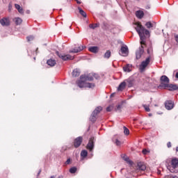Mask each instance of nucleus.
I'll list each match as a JSON object with an SVG mask.
<instances>
[{
	"label": "nucleus",
	"instance_id": "864d4df0",
	"mask_svg": "<svg viewBox=\"0 0 178 178\" xmlns=\"http://www.w3.org/2000/svg\"><path fill=\"white\" fill-rule=\"evenodd\" d=\"M129 98H133V96H130Z\"/></svg>",
	"mask_w": 178,
	"mask_h": 178
},
{
	"label": "nucleus",
	"instance_id": "7c9ffc66",
	"mask_svg": "<svg viewBox=\"0 0 178 178\" xmlns=\"http://www.w3.org/2000/svg\"><path fill=\"white\" fill-rule=\"evenodd\" d=\"M104 58H106L107 59H109V58H111V51H107L104 54Z\"/></svg>",
	"mask_w": 178,
	"mask_h": 178
},
{
	"label": "nucleus",
	"instance_id": "58836bf2",
	"mask_svg": "<svg viewBox=\"0 0 178 178\" xmlns=\"http://www.w3.org/2000/svg\"><path fill=\"white\" fill-rule=\"evenodd\" d=\"M143 154L144 155H147V154H148V150H147V149H144L143 150Z\"/></svg>",
	"mask_w": 178,
	"mask_h": 178
},
{
	"label": "nucleus",
	"instance_id": "6e6d98bb",
	"mask_svg": "<svg viewBox=\"0 0 178 178\" xmlns=\"http://www.w3.org/2000/svg\"><path fill=\"white\" fill-rule=\"evenodd\" d=\"M40 173H41V171H40V172H38V175H40Z\"/></svg>",
	"mask_w": 178,
	"mask_h": 178
},
{
	"label": "nucleus",
	"instance_id": "ea45409f",
	"mask_svg": "<svg viewBox=\"0 0 178 178\" xmlns=\"http://www.w3.org/2000/svg\"><path fill=\"white\" fill-rule=\"evenodd\" d=\"M70 163V159H68L66 161H65V165H69Z\"/></svg>",
	"mask_w": 178,
	"mask_h": 178
},
{
	"label": "nucleus",
	"instance_id": "bb28decb",
	"mask_svg": "<svg viewBox=\"0 0 178 178\" xmlns=\"http://www.w3.org/2000/svg\"><path fill=\"white\" fill-rule=\"evenodd\" d=\"M78 9H79V13H80V15H81V16H83V17H87V13H86V12H84V10H83V9H81V8L79 7Z\"/></svg>",
	"mask_w": 178,
	"mask_h": 178
},
{
	"label": "nucleus",
	"instance_id": "39448f33",
	"mask_svg": "<svg viewBox=\"0 0 178 178\" xmlns=\"http://www.w3.org/2000/svg\"><path fill=\"white\" fill-rule=\"evenodd\" d=\"M56 54L63 60H73V59H74V57L73 56H70V54H61L59 51H56Z\"/></svg>",
	"mask_w": 178,
	"mask_h": 178
},
{
	"label": "nucleus",
	"instance_id": "79ce46f5",
	"mask_svg": "<svg viewBox=\"0 0 178 178\" xmlns=\"http://www.w3.org/2000/svg\"><path fill=\"white\" fill-rule=\"evenodd\" d=\"M167 178H178L177 176H168Z\"/></svg>",
	"mask_w": 178,
	"mask_h": 178
},
{
	"label": "nucleus",
	"instance_id": "09e8293b",
	"mask_svg": "<svg viewBox=\"0 0 178 178\" xmlns=\"http://www.w3.org/2000/svg\"><path fill=\"white\" fill-rule=\"evenodd\" d=\"M115 95V93L111 94V97H113Z\"/></svg>",
	"mask_w": 178,
	"mask_h": 178
},
{
	"label": "nucleus",
	"instance_id": "4468645a",
	"mask_svg": "<svg viewBox=\"0 0 178 178\" xmlns=\"http://www.w3.org/2000/svg\"><path fill=\"white\" fill-rule=\"evenodd\" d=\"M0 23L1 26H9L10 21H9V18H3L0 20Z\"/></svg>",
	"mask_w": 178,
	"mask_h": 178
},
{
	"label": "nucleus",
	"instance_id": "c85d7f7f",
	"mask_svg": "<svg viewBox=\"0 0 178 178\" xmlns=\"http://www.w3.org/2000/svg\"><path fill=\"white\" fill-rule=\"evenodd\" d=\"M127 86H128L129 88L133 87V84H134L133 80H131V79H127Z\"/></svg>",
	"mask_w": 178,
	"mask_h": 178
},
{
	"label": "nucleus",
	"instance_id": "5fc2aeb1",
	"mask_svg": "<svg viewBox=\"0 0 178 178\" xmlns=\"http://www.w3.org/2000/svg\"><path fill=\"white\" fill-rule=\"evenodd\" d=\"M148 54H149V50H147Z\"/></svg>",
	"mask_w": 178,
	"mask_h": 178
},
{
	"label": "nucleus",
	"instance_id": "7ed1b4c3",
	"mask_svg": "<svg viewBox=\"0 0 178 178\" xmlns=\"http://www.w3.org/2000/svg\"><path fill=\"white\" fill-rule=\"evenodd\" d=\"M170 169V172L172 173H177L178 172V159H172L171 161L170 165L168 167Z\"/></svg>",
	"mask_w": 178,
	"mask_h": 178
},
{
	"label": "nucleus",
	"instance_id": "9d476101",
	"mask_svg": "<svg viewBox=\"0 0 178 178\" xmlns=\"http://www.w3.org/2000/svg\"><path fill=\"white\" fill-rule=\"evenodd\" d=\"M144 54V47L141 46L136 52V59H140L141 56Z\"/></svg>",
	"mask_w": 178,
	"mask_h": 178
},
{
	"label": "nucleus",
	"instance_id": "72a5a7b5",
	"mask_svg": "<svg viewBox=\"0 0 178 178\" xmlns=\"http://www.w3.org/2000/svg\"><path fill=\"white\" fill-rule=\"evenodd\" d=\"M26 39H27V41H29V42L33 41L34 40V36H33V35L28 36L26 38Z\"/></svg>",
	"mask_w": 178,
	"mask_h": 178
},
{
	"label": "nucleus",
	"instance_id": "2f4dec72",
	"mask_svg": "<svg viewBox=\"0 0 178 178\" xmlns=\"http://www.w3.org/2000/svg\"><path fill=\"white\" fill-rule=\"evenodd\" d=\"M130 131H129V129H127V127H124V134L126 135V136H129Z\"/></svg>",
	"mask_w": 178,
	"mask_h": 178
},
{
	"label": "nucleus",
	"instance_id": "4d7b16f0",
	"mask_svg": "<svg viewBox=\"0 0 178 178\" xmlns=\"http://www.w3.org/2000/svg\"><path fill=\"white\" fill-rule=\"evenodd\" d=\"M90 155H91V156H92V154H91Z\"/></svg>",
	"mask_w": 178,
	"mask_h": 178
},
{
	"label": "nucleus",
	"instance_id": "a19ab883",
	"mask_svg": "<svg viewBox=\"0 0 178 178\" xmlns=\"http://www.w3.org/2000/svg\"><path fill=\"white\" fill-rule=\"evenodd\" d=\"M167 147H168V148H170V147H172V143H170V142H168V143H167Z\"/></svg>",
	"mask_w": 178,
	"mask_h": 178
},
{
	"label": "nucleus",
	"instance_id": "f704fd0d",
	"mask_svg": "<svg viewBox=\"0 0 178 178\" xmlns=\"http://www.w3.org/2000/svg\"><path fill=\"white\" fill-rule=\"evenodd\" d=\"M143 108H145V110L146 111V112H149L151 111V109H149V106L145 104L143 105Z\"/></svg>",
	"mask_w": 178,
	"mask_h": 178
},
{
	"label": "nucleus",
	"instance_id": "4be33fe9",
	"mask_svg": "<svg viewBox=\"0 0 178 178\" xmlns=\"http://www.w3.org/2000/svg\"><path fill=\"white\" fill-rule=\"evenodd\" d=\"M72 76L73 77H79L80 76V70L75 69L72 72Z\"/></svg>",
	"mask_w": 178,
	"mask_h": 178
},
{
	"label": "nucleus",
	"instance_id": "423d86ee",
	"mask_svg": "<svg viewBox=\"0 0 178 178\" xmlns=\"http://www.w3.org/2000/svg\"><path fill=\"white\" fill-rule=\"evenodd\" d=\"M102 111V107L101 106H98L97 107L95 111L92 112L90 120L91 122H92L94 123V122H95L97 120V115H98V113H99V112H101Z\"/></svg>",
	"mask_w": 178,
	"mask_h": 178
},
{
	"label": "nucleus",
	"instance_id": "5701e85b",
	"mask_svg": "<svg viewBox=\"0 0 178 178\" xmlns=\"http://www.w3.org/2000/svg\"><path fill=\"white\" fill-rule=\"evenodd\" d=\"M13 22H15V24L17 26H19V24L21 23H22L23 20L22 19V18L20 17H15L14 19H13Z\"/></svg>",
	"mask_w": 178,
	"mask_h": 178
},
{
	"label": "nucleus",
	"instance_id": "c9c22d12",
	"mask_svg": "<svg viewBox=\"0 0 178 178\" xmlns=\"http://www.w3.org/2000/svg\"><path fill=\"white\" fill-rule=\"evenodd\" d=\"M112 109H113V106H109L106 108V111L107 112H111V111H112Z\"/></svg>",
	"mask_w": 178,
	"mask_h": 178
},
{
	"label": "nucleus",
	"instance_id": "0eeeda50",
	"mask_svg": "<svg viewBox=\"0 0 178 178\" xmlns=\"http://www.w3.org/2000/svg\"><path fill=\"white\" fill-rule=\"evenodd\" d=\"M149 62H151V57H147L145 60H143L139 66V69L140 72H144L145 70V67L149 65Z\"/></svg>",
	"mask_w": 178,
	"mask_h": 178
},
{
	"label": "nucleus",
	"instance_id": "2eb2a0df",
	"mask_svg": "<svg viewBox=\"0 0 178 178\" xmlns=\"http://www.w3.org/2000/svg\"><path fill=\"white\" fill-rule=\"evenodd\" d=\"M167 88H168L169 91H176V90H178V85L168 83Z\"/></svg>",
	"mask_w": 178,
	"mask_h": 178
},
{
	"label": "nucleus",
	"instance_id": "1a4fd4ad",
	"mask_svg": "<svg viewBox=\"0 0 178 178\" xmlns=\"http://www.w3.org/2000/svg\"><path fill=\"white\" fill-rule=\"evenodd\" d=\"M165 106L168 111H170L171 109H173L175 103H173L172 100H168L165 102Z\"/></svg>",
	"mask_w": 178,
	"mask_h": 178
},
{
	"label": "nucleus",
	"instance_id": "20e7f679",
	"mask_svg": "<svg viewBox=\"0 0 178 178\" xmlns=\"http://www.w3.org/2000/svg\"><path fill=\"white\" fill-rule=\"evenodd\" d=\"M160 81L161 84L159 87H161L162 88H168L170 80L167 76H161L160 78Z\"/></svg>",
	"mask_w": 178,
	"mask_h": 178
},
{
	"label": "nucleus",
	"instance_id": "cd10ccee",
	"mask_svg": "<svg viewBox=\"0 0 178 178\" xmlns=\"http://www.w3.org/2000/svg\"><path fill=\"white\" fill-rule=\"evenodd\" d=\"M89 27L90 29H92V30H95V29H97V27H99V24H90L89 25Z\"/></svg>",
	"mask_w": 178,
	"mask_h": 178
},
{
	"label": "nucleus",
	"instance_id": "ddd939ff",
	"mask_svg": "<svg viewBox=\"0 0 178 178\" xmlns=\"http://www.w3.org/2000/svg\"><path fill=\"white\" fill-rule=\"evenodd\" d=\"M84 49V47L79 46V47H75L72 50H70V54H77Z\"/></svg>",
	"mask_w": 178,
	"mask_h": 178
},
{
	"label": "nucleus",
	"instance_id": "f257e3e1",
	"mask_svg": "<svg viewBox=\"0 0 178 178\" xmlns=\"http://www.w3.org/2000/svg\"><path fill=\"white\" fill-rule=\"evenodd\" d=\"M92 80H94V77L91 75H81L76 84L79 88H94L95 83L87 82L92 81Z\"/></svg>",
	"mask_w": 178,
	"mask_h": 178
},
{
	"label": "nucleus",
	"instance_id": "4c0bfd02",
	"mask_svg": "<svg viewBox=\"0 0 178 178\" xmlns=\"http://www.w3.org/2000/svg\"><path fill=\"white\" fill-rule=\"evenodd\" d=\"M122 104H118L117 106L116 111H120V109H122Z\"/></svg>",
	"mask_w": 178,
	"mask_h": 178
},
{
	"label": "nucleus",
	"instance_id": "dca6fc26",
	"mask_svg": "<svg viewBox=\"0 0 178 178\" xmlns=\"http://www.w3.org/2000/svg\"><path fill=\"white\" fill-rule=\"evenodd\" d=\"M136 16L138 19H142L144 17V11L143 10H137L136 12Z\"/></svg>",
	"mask_w": 178,
	"mask_h": 178
},
{
	"label": "nucleus",
	"instance_id": "9b49d317",
	"mask_svg": "<svg viewBox=\"0 0 178 178\" xmlns=\"http://www.w3.org/2000/svg\"><path fill=\"white\" fill-rule=\"evenodd\" d=\"M81 143H83V137L79 136V137L76 138L74 140V147H75V148H79V146L81 145Z\"/></svg>",
	"mask_w": 178,
	"mask_h": 178
},
{
	"label": "nucleus",
	"instance_id": "e433bc0d",
	"mask_svg": "<svg viewBox=\"0 0 178 178\" xmlns=\"http://www.w3.org/2000/svg\"><path fill=\"white\" fill-rule=\"evenodd\" d=\"M139 169H140V170H145L146 167H145V165H139Z\"/></svg>",
	"mask_w": 178,
	"mask_h": 178
},
{
	"label": "nucleus",
	"instance_id": "8fccbe9b",
	"mask_svg": "<svg viewBox=\"0 0 178 178\" xmlns=\"http://www.w3.org/2000/svg\"><path fill=\"white\" fill-rule=\"evenodd\" d=\"M149 116H152V113H149Z\"/></svg>",
	"mask_w": 178,
	"mask_h": 178
},
{
	"label": "nucleus",
	"instance_id": "f03ea898",
	"mask_svg": "<svg viewBox=\"0 0 178 178\" xmlns=\"http://www.w3.org/2000/svg\"><path fill=\"white\" fill-rule=\"evenodd\" d=\"M135 29L140 37L141 45H144L145 44V35H149V31L145 29L140 22L135 24Z\"/></svg>",
	"mask_w": 178,
	"mask_h": 178
},
{
	"label": "nucleus",
	"instance_id": "412c9836",
	"mask_svg": "<svg viewBox=\"0 0 178 178\" xmlns=\"http://www.w3.org/2000/svg\"><path fill=\"white\" fill-rule=\"evenodd\" d=\"M15 9L17 10L19 13H20L21 15H23V13H24V12L23 11V8H22L20 5L15 4Z\"/></svg>",
	"mask_w": 178,
	"mask_h": 178
},
{
	"label": "nucleus",
	"instance_id": "473e14b6",
	"mask_svg": "<svg viewBox=\"0 0 178 178\" xmlns=\"http://www.w3.org/2000/svg\"><path fill=\"white\" fill-rule=\"evenodd\" d=\"M70 173H74L75 172H77V168L76 167H72L70 169Z\"/></svg>",
	"mask_w": 178,
	"mask_h": 178
},
{
	"label": "nucleus",
	"instance_id": "3c124183",
	"mask_svg": "<svg viewBox=\"0 0 178 178\" xmlns=\"http://www.w3.org/2000/svg\"><path fill=\"white\" fill-rule=\"evenodd\" d=\"M176 151L178 152V147H176Z\"/></svg>",
	"mask_w": 178,
	"mask_h": 178
},
{
	"label": "nucleus",
	"instance_id": "f3484780",
	"mask_svg": "<svg viewBox=\"0 0 178 178\" xmlns=\"http://www.w3.org/2000/svg\"><path fill=\"white\" fill-rule=\"evenodd\" d=\"M47 63L49 66H51L52 67L56 65V60L54 59H49L47 60Z\"/></svg>",
	"mask_w": 178,
	"mask_h": 178
},
{
	"label": "nucleus",
	"instance_id": "6ab92c4d",
	"mask_svg": "<svg viewBox=\"0 0 178 178\" xmlns=\"http://www.w3.org/2000/svg\"><path fill=\"white\" fill-rule=\"evenodd\" d=\"M88 50L90 51V52H92V54H97L99 51V49L98 47L93 46L89 47Z\"/></svg>",
	"mask_w": 178,
	"mask_h": 178
},
{
	"label": "nucleus",
	"instance_id": "c756f323",
	"mask_svg": "<svg viewBox=\"0 0 178 178\" xmlns=\"http://www.w3.org/2000/svg\"><path fill=\"white\" fill-rule=\"evenodd\" d=\"M145 26L147 29H152V27H154V24H152L151 22H146Z\"/></svg>",
	"mask_w": 178,
	"mask_h": 178
},
{
	"label": "nucleus",
	"instance_id": "603ef678",
	"mask_svg": "<svg viewBox=\"0 0 178 178\" xmlns=\"http://www.w3.org/2000/svg\"><path fill=\"white\" fill-rule=\"evenodd\" d=\"M27 13H30V10L26 11Z\"/></svg>",
	"mask_w": 178,
	"mask_h": 178
},
{
	"label": "nucleus",
	"instance_id": "aec40b11",
	"mask_svg": "<svg viewBox=\"0 0 178 178\" xmlns=\"http://www.w3.org/2000/svg\"><path fill=\"white\" fill-rule=\"evenodd\" d=\"M124 72H127V73H129V72H131V65L127 64V65L123 67Z\"/></svg>",
	"mask_w": 178,
	"mask_h": 178
},
{
	"label": "nucleus",
	"instance_id": "b1692460",
	"mask_svg": "<svg viewBox=\"0 0 178 178\" xmlns=\"http://www.w3.org/2000/svg\"><path fill=\"white\" fill-rule=\"evenodd\" d=\"M122 159H124V161H125V162H127L128 163H129V165H131L132 162H131V161H130V159H129V157L127 156L122 154Z\"/></svg>",
	"mask_w": 178,
	"mask_h": 178
},
{
	"label": "nucleus",
	"instance_id": "de8ad7c7",
	"mask_svg": "<svg viewBox=\"0 0 178 178\" xmlns=\"http://www.w3.org/2000/svg\"><path fill=\"white\" fill-rule=\"evenodd\" d=\"M175 77H176V79H178V72L176 73Z\"/></svg>",
	"mask_w": 178,
	"mask_h": 178
},
{
	"label": "nucleus",
	"instance_id": "6e6552de",
	"mask_svg": "<svg viewBox=\"0 0 178 178\" xmlns=\"http://www.w3.org/2000/svg\"><path fill=\"white\" fill-rule=\"evenodd\" d=\"M95 141V138L91 137L89 140L88 145H86V148L88 149L90 152H92L94 151V142Z\"/></svg>",
	"mask_w": 178,
	"mask_h": 178
},
{
	"label": "nucleus",
	"instance_id": "393cba45",
	"mask_svg": "<svg viewBox=\"0 0 178 178\" xmlns=\"http://www.w3.org/2000/svg\"><path fill=\"white\" fill-rule=\"evenodd\" d=\"M113 141L115 143L116 145H118V147L122 145V142L119 140L118 138H116V137L113 138Z\"/></svg>",
	"mask_w": 178,
	"mask_h": 178
},
{
	"label": "nucleus",
	"instance_id": "c03bdc74",
	"mask_svg": "<svg viewBox=\"0 0 178 178\" xmlns=\"http://www.w3.org/2000/svg\"><path fill=\"white\" fill-rule=\"evenodd\" d=\"M175 38L177 42H178V35H175Z\"/></svg>",
	"mask_w": 178,
	"mask_h": 178
},
{
	"label": "nucleus",
	"instance_id": "a18cd8bd",
	"mask_svg": "<svg viewBox=\"0 0 178 178\" xmlns=\"http://www.w3.org/2000/svg\"><path fill=\"white\" fill-rule=\"evenodd\" d=\"M75 1H76V3H78L79 5H80V3H81V2H80V1H79V0H75Z\"/></svg>",
	"mask_w": 178,
	"mask_h": 178
},
{
	"label": "nucleus",
	"instance_id": "f8f14e48",
	"mask_svg": "<svg viewBox=\"0 0 178 178\" xmlns=\"http://www.w3.org/2000/svg\"><path fill=\"white\" fill-rule=\"evenodd\" d=\"M121 54L122 56H127L129 55V48L127 46H122L121 47Z\"/></svg>",
	"mask_w": 178,
	"mask_h": 178
},
{
	"label": "nucleus",
	"instance_id": "a211bd4d",
	"mask_svg": "<svg viewBox=\"0 0 178 178\" xmlns=\"http://www.w3.org/2000/svg\"><path fill=\"white\" fill-rule=\"evenodd\" d=\"M124 88H126V81H123L119 85L118 91H123Z\"/></svg>",
	"mask_w": 178,
	"mask_h": 178
},
{
	"label": "nucleus",
	"instance_id": "49530a36",
	"mask_svg": "<svg viewBox=\"0 0 178 178\" xmlns=\"http://www.w3.org/2000/svg\"><path fill=\"white\" fill-rule=\"evenodd\" d=\"M96 79L98 80V79H99V76L98 74H96Z\"/></svg>",
	"mask_w": 178,
	"mask_h": 178
},
{
	"label": "nucleus",
	"instance_id": "37998d69",
	"mask_svg": "<svg viewBox=\"0 0 178 178\" xmlns=\"http://www.w3.org/2000/svg\"><path fill=\"white\" fill-rule=\"evenodd\" d=\"M12 9V4L8 5V10H11Z\"/></svg>",
	"mask_w": 178,
	"mask_h": 178
},
{
	"label": "nucleus",
	"instance_id": "a878e982",
	"mask_svg": "<svg viewBox=\"0 0 178 178\" xmlns=\"http://www.w3.org/2000/svg\"><path fill=\"white\" fill-rule=\"evenodd\" d=\"M88 155V152H87V150L84 149L82 150L81 152V158L84 159L86 158V156Z\"/></svg>",
	"mask_w": 178,
	"mask_h": 178
}]
</instances>
